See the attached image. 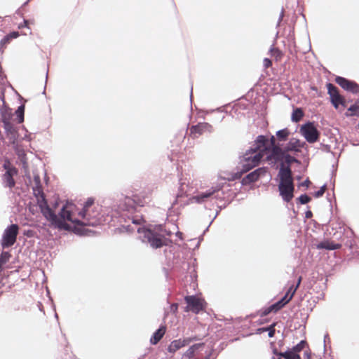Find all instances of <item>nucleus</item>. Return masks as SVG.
<instances>
[{
	"label": "nucleus",
	"mask_w": 359,
	"mask_h": 359,
	"mask_svg": "<svg viewBox=\"0 0 359 359\" xmlns=\"http://www.w3.org/2000/svg\"><path fill=\"white\" fill-rule=\"evenodd\" d=\"M176 236L181 240H182V233L180 231H177L176 233Z\"/></svg>",
	"instance_id": "5fc2aeb1"
},
{
	"label": "nucleus",
	"mask_w": 359,
	"mask_h": 359,
	"mask_svg": "<svg viewBox=\"0 0 359 359\" xmlns=\"http://www.w3.org/2000/svg\"><path fill=\"white\" fill-rule=\"evenodd\" d=\"M29 1H30V0H27L26 2H25V3L23 4V5H22V6H25L26 5H27Z\"/></svg>",
	"instance_id": "052dcab7"
},
{
	"label": "nucleus",
	"mask_w": 359,
	"mask_h": 359,
	"mask_svg": "<svg viewBox=\"0 0 359 359\" xmlns=\"http://www.w3.org/2000/svg\"><path fill=\"white\" fill-rule=\"evenodd\" d=\"M196 185V184L194 183L193 180H191L190 177L187 178L184 176L181 177L179 180L178 192L172 206L174 207L176 205L184 206L187 205V203L182 201V198L185 196L195 194L197 191Z\"/></svg>",
	"instance_id": "423d86ee"
},
{
	"label": "nucleus",
	"mask_w": 359,
	"mask_h": 359,
	"mask_svg": "<svg viewBox=\"0 0 359 359\" xmlns=\"http://www.w3.org/2000/svg\"><path fill=\"white\" fill-rule=\"evenodd\" d=\"M311 182L309 181V179H306V180H304L303 182L301 183V186L302 187H308L309 185L310 184Z\"/></svg>",
	"instance_id": "de8ad7c7"
},
{
	"label": "nucleus",
	"mask_w": 359,
	"mask_h": 359,
	"mask_svg": "<svg viewBox=\"0 0 359 359\" xmlns=\"http://www.w3.org/2000/svg\"><path fill=\"white\" fill-rule=\"evenodd\" d=\"M297 288H296L295 285H292L288 290L287 291V292L285 293V294H288V298H290V300L292 299L294 294H295L296 291H297Z\"/></svg>",
	"instance_id": "2f4dec72"
},
{
	"label": "nucleus",
	"mask_w": 359,
	"mask_h": 359,
	"mask_svg": "<svg viewBox=\"0 0 359 359\" xmlns=\"http://www.w3.org/2000/svg\"><path fill=\"white\" fill-rule=\"evenodd\" d=\"M306 357H307L308 359H310V355L309 354H307V353L306 354Z\"/></svg>",
	"instance_id": "0e129e2a"
},
{
	"label": "nucleus",
	"mask_w": 359,
	"mask_h": 359,
	"mask_svg": "<svg viewBox=\"0 0 359 359\" xmlns=\"http://www.w3.org/2000/svg\"><path fill=\"white\" fill-rule=\"evenodd\" d=\"M272 359H301V357L298 353L290 351H286L283 353H278V357L277 358L273 357Z\"/></svg>",
	"instance_id": "4be33fe9"
},
{
	"label": "nucleus",
	"mask_w": 359,
	"mask_h": 359,
	"mask_svg": "<svg viewBox=\"0 0 359 359\" xmlns=\"http://www.w3.org/2000/svg\"><path fill=\"white\" fill-rule=\"evenodd\" d=\"M269 149L268 139L264 135H259L252 145L240 157L236 177H241L243 174L257 166L264 156V152Z\"/></svg>",
	"instance_id": "f03ea898"
},
{
	"label": "nucleus",
	"mask_w": 359,
	"mask_h": 359,
	"mask_svg": "<svg viewBox=\"0 0 359 359\" xmlns=\"http://www.w3.org/2000/svg\"><path fill=\"white\" fill-rule=\"evenodd\" d=\"M301 281H302V277L300 276V277H299L297 283V284L295 285L296 288L299 287V285L301 283Z\"/></svg>",
	"instance_id": "864d4df0"
},
{
	"label": "nucleus",
	"mask_w": 359,
	"mask_h": 359,
	"mask_svg": "<svg viewBox=\"0 0 359 359\" xmlns=\"http://www.w3.org/2000/svg\"><path fill=\"white\" fill-rule=\"evenodd\" d=\"M290 301V298H288V294H285L280 300L271 305L273 312L276 313L284 307Z\"/></svg>",
	"instance_id": "aec40b11"
},
{
	"label": "nucleus",
	"mask_w": 359,
	"mask_h": 359,
	"mask_svg": "<svg viewBox=\"0 0 359 359\" xmlns=\"http://www.w3.org/2000/svg\"><path fill=\"white\" fill-rule=\"evenodd\" d=\"M1 121L4 124V128L5 130L7 139L9 140V142L13 147L15 149H17V147H18V132L16 128L10 122L8 118H7L6 115L3 111L1 112Z\"/></svg>",
	"instance_id": "1a4fd4ad"
},
{
	"label": "nucleus",
	"mask_w": 359,
	"mask_h": 359,
	"mask_svg": "<svg viewBox=\"0 0 359 359\" xmlns=\"http://www.w3.org/2000/svg\"><path fill=\"white\" fill-rule=\"evenodd\" d=\"M348 111H351V116H355L357 115V112L359 111V106L356 104H352L349 107L348 109Z\"/></svg>",
	"instance_id": "c9c22d12"
},
{
	"label": "nucleus",
	"mask_w": 359,
	"mask_h": 359,
	"mask_svg": "<svg viewBox=\"0 0 359 359\" xmlns=\"http://www.w3.org/2000/svg\"><path fill=\"white\" fill-rule=\"evenodd\" d=\"M327 340H330L328 334H326L324 337V343L325 344Z\"/></svg>",
	"instance_id": "13d9d810"
},
{
	"label": "nucleus",
	"mask_w": 359,
	"mask_h": 359,
	"mask_svg": "<svg viewBox=\"0 0 359 359\" xmlns=\"http://www.w3.org/2000/svg\"><path fill=\"white\" fill-rule=\"evenodd\" d=\"M276 323H273V324H271V325L267 327V328L269 330H267L266 332H268V335L271 338L273 337L274 335H275V332H276L275 327H276Z\"/></svg>",
	"instance_id": "473e14b6"
},
{
	"label": "nucleus",
	"mask_w": 359,
	"mask_h": 359,
	"mask_svg": "<svg viewBox=\"0 0 359 359\" xmlns=\"http://www.w3.org/2000/svg\"><path fill=\"white\" fill-rule=\"evenodd\" d=\"M230 191L231 184L224 180L205 190H197L189 201L198 204L212 202L213 200L223 201Z\"/></svg>",
	"instance_id": "20e7f679"
},
{
	"label": "nucleus",
	"mask_w": 359,
	"mask_h": 359,
	"mask_svg": "<svg viewBox=\"0 0 359 359\" xmlns=\"http://www.w3.org/2000/svg\"><path fill=\"white\" fill-rule=\"evenodd\" d=\"M137 231L141 241L149 243L152 248L157 249L168 245L170 242L166 238L170 235V232H168L162 225L151 226L149 228L139 226Z\"/></svg>",
	"instance_id": "7ed1b4c3"
},
{
	"label": "nucleus",
	"mask_w": 359,
	"mask_h": 359,
	"mask_svg": "<svg viewBox=\"0 0 359 359\" xmlns=\"http://www.w3.org/2000/svg\"><path fill=\"white\" fill-rule=\"evenodd\" d=\"M10 42L11 40L8 39V37L6 36V35L4 36V38L0 41V50L3 52L4 48Z\"/></svg>",
	"instance_id": "c756f323"
},
{
	"label": "nucleus",
	"mask_w": 359,
	"mask_h": 359,
	"mask_svg": "<svg viewBox=\"0 0 359 359\" xmlns=\"http://www.w3.org/2000/svg\"><path fill=\"white\" fill-rule=\"evenodd\" d=\"M318 149L322 150L324 152L331 153V147L329 144H323V143H320V147ZM332 154L334 155L333 152H332Z\"/></svg>",
	"instance_id": "72a5a7b5"
},
{
	"label": "nucleus",
	"mask_w": 359,
	"mask_h": 359,
	"mask_svg": "<svg viewBox=\"0 0 359 359\" xmlns=\"http://www.w3.org/2000/svg\"><path fill=\"white\" fill-rule=\"evenodd\" d=\"M326 86L327 93L330 97V102L334 107L338 109L339 105L345 107L346 101L339 94L338 88L331 83H327Z\"/></svg>",
	"instance_id": "9b49d317"
},
{
	"label": "nucleus",
	"mask_w": 359,
	"mask_h": 359,
	"mask_svg": "<svg viewBox=\"0 0 359 359\" xmlns=\"http://www.w3.org/2000/svg\"><path fill=\"white\" fill-rule=\"evenodd\" d=\"M283 16H284V11H283V10H282L281 13L280 14V16H279L278 21V25H277L278 26H279L281 20H283Z\"/></svg>",
	"instance_id": "8fccbe9b"
},
{
	"label": "nucleus",
	"mask_w": 359,
	"mask_h": 359,
	"mask_svg": "<svg viewBox=\"0 0 359 359\" xmlns=\"http://www.w3.org/2000/svg\"><path fill=\"white\" fill-rule=\"evenodd\" d=\"M204 345H205L204 343L195 344L192 345L191 346H190L189 348L191 349V351H192L194 352V353L195 354V352L196 351H198L200 348H203L204 346Z\"/></svg>",
	"instance_id": "4c0bfd02"
},
{
	"label": "nucleus",
	"mask_w": 359,
	"mask_h": 359,
	"mask_svg": "<svg viewBox=\"0 0 359 359\" xmlns=\"http://www.w3.org/2000/svg\"><path fill=\"white\" fill-rule=\"evenodd\" d=\"M27 25H28V20H24V24L20 25L19 27L21 28V27H27Z\"/></svg>",
	"instance_id": "603ef678"
},
{
	"label": "nucleus",
	"mask_w": 359,
	"mask_h": 359,
	"mask_svg": "<svg viewBox=\"0 0 359 359\" xmlns=\"http://www.w3.org/2000/svg\"><path fill=\"white\" fill-rule=\"evenodd\" d=\"M273 353L274 355H276V357H275V358H277L278 357V353H280V352H278L276 348H274L273 350Z\"/></svg>",
	"instance_id": "6e6d98bb"
},
{
	"label": "nucleus",
	"mask_w": 359,
	"mask_h": 359,
	"mask_svg": "<svg viewBox=\"0 0 359 359\" xmlns=\"http://www.w3.org/2000/svg\"><path fill=\"white\" fill-rule=\"evenodd\" d=\"M334 80L339 86L346 91L353 93H358L359 92V85L355 81L339 76H336Z\"/></svg>",
	"instance_id": "f8f14e48"
},
{
	"label": "nucleus",
	"mask_w": 359,
	"mask_h": 359,
	"mask_svg": "<svg viewBox=\"0 0 359 359\" xmlns=\"http://www.w3.org/2000/svg\"><path fill=\"white\" fill-rule=\"evenodd\" d=\"M186 344L184 339H179L173 340L168 347V351L171 353H175L177 351L182 347L186 346Z\"/></svg>",
	"instance_id": "6ab92c4d"
},
{
	"label": "nucleus",
	"mask_w": 359,
	"mask_h": 359,
	"mask_svg": "<svg viewBox=\"0 0 359 359\" xmlns=\"http://www.w3.org/2000/svg\"><path fill=\"white\" fill-rule=\"evenodd\" d=\"M190 100H192V89L191 90Z\"/></svg>",
	"instance_id": "680f3d73"
},
{
	"label": "nucleus",
	"mask_w": 359,
	"mask_h": 359,
	"mask_svg": "<svg viewBox=\"0 0 359 359\" xmlns=\"http://www.w3.org/2000/svg\"><path fill=\"white\" fill-rule=\"evenodd\" d=\"M184 339L186 345L187 346L193 341L199 340L200 338L198 337L197 336H194V337H186V338H184Z\"/></svg>",
	"instance_id": "58836bf2"
},
{
	"label": "nucleus",
	"mask_w": 359,
	"mask_h": 359,
	"mask_svg": "<svg viewBox=\"0 0 359 359\" xmlns=\"http://www.w3.org/2000/svg\"><path fill=\"white\" fill-rule=\"evenodd\" d=\"M312 215H313V213L311 210H308L305 212V217L307 219L311 218L312 217Z\"/></svg>",
	"instance_id": "3c124183"
},
{
	"label": "nucleus",
	"mask_w": 359,
	"mask_h": 359,
	"mask_svg": "<svg viewBox=\"0 0 359 359\" xmlns=\"http://www.w3.org/2000/svg\"><path fill=\"white\" fill-rule=\"evenodd\" d=\"M271 312H273V309H271V306H269V307L264 309L262 311L261 316H262V317L266 316L269 315Z\"/></svg>",
	"instance_id": "ea45409f"
},
{
	"label": "nucleus",
	"mask_w": 359,
	"mask_h": 359,
	"mask_svg": "<svg viewBox=\"0 0 359 359\" xmlns=\"http://www.w3.org/2000/svg\"><path fill=\"white\" fill-rule=\"evenodd\" d=\"M280 178L278 190L280 196L285 202H290L294 197V180L292 172L290 167H285L284 163H281L278 175Z\"/></svg>",
	"instance_id": "39448f33"
},
{
	"label": "nucleus",
	"mask_w": 359,
	"mask_h": 359,
	"mask_svg": "<svg viewBox=\"0 0 359 359\" xmlns=\"http://www.w3.org/2000/svg\"><path fill=\"white\" fill-rule=\"evenodd\" d=\"M24 112H25V106L20 105L18 107L16 110V114L18 116V123H21L24 121Z\"/></svg>",
	"instance_id": "a878e982"
},
{
	"label": "nucleus",
	"mask_w": 359,
	"mask_h": 359,
	"mask_svg": "<svg viewBox=\"0 0 359 359\" xmlns=\"http://www.w3.org/2000/svg\"><path fill=\"white\" fill-rule=\"evenodd\" d=\"M142 221H143V219L142 217H140L133 218L132 220V222L135 224L140 225Z\"/></svg>",
	"instance_id": "37998d69"
},
{
	"label": "nucleus",
	"mask_w": 359,
	"mask_h": 359,
	"mask_svg": "<svg viewBox=\"0 0 359 359\" xmlns=\"http://www.w3.org/2000/svg\"><path fill=\"white\" fill-rule=\"evenodd\" d=\"M206 132L209 133L213 132L212 126L206 122L198 123L190 128V133L194 138H197L199 135Z\"/></svg>",
	"instance_id": "ddd939ff"
},
{
	"label": "nucleus",
	"mask_w": 359,
	"mask_h": 359,
	"mask_svg": "<svg viewBox=\"0 0 359 359\" xmlns=\"http://www.w3.org/2000/svg\"><path fill=\"white\" fill-rule=\"evenodd\" d=\"M290 133L287 128H284L276 132V137L279 141H285L287 140Z\"/></svg>",
	"instance_id": "b1692460"
},
{
	"label": "nucleus",
	"mask_w": 359,
	"mask_h": 359,
	"mask_svg": "<svg viewBox=\"0 0 359 359\" xmlns=\"http://www.w3.org/2000/svg\"><path fill=\"white\" fill-rule=\"evenodd\" d=\"M299 133L305 138L306 141L310 144L318 142L320 135V132L315 126V123L312 121H307L302 125Z\"/></svg>",
	"instance_id": "0eeeda50"
},
{
	"label": "nucleus",
	"mask_w": 359,
	"mask_h": 359,
	"mask_svg": "<svg viewBox=\"0 0 359 359\" xmlns=\"http://www.w3.org/2000/svg\"><path fill=\"white\" fill-rule=\"evenodd\" d=\"M283 161H284V162L287 164V165H285V167H290V164L298 161L296 158L290 156V154H288L287 153L285 154V155L283 158Z\"/></svg>",
	"instance_id": "393cba45"
},
{
	"label": "nucleus",
	"mask_w": 359,
	"mask_h": 359,
	"mask_svg": "<svg viewBox=\"0 0 359 359\" xmlns=\"http://www.w3.org/2000/svg\"><path fill=\"white\" fill-rule=\"evenodd\" d=\"M271 56L274 57L276 60H279L283 56L282 52L278 49L273 46H272L269 50Z\"/></svg>",
	"instance_id": "c85d7f7f"
},
{
	"label": "nucleus",
	"mask_w": 359,
	"mask_h": 359,
	"mask_svg": "<svg viewBox=\"0 0 359 359\" xmlns=\"http://www.w3.org/2000/svg\"><path fill=\"white\" fill-rule=\"evenodd\" d=\"M311 197H309L307 194H302L298 198V201L301 204H307L311 201Z\"/></svg>",
	"instance_id": "7c9ffc66"
},
{
	"label": "nucleus",
	"mask_w": 359,
	"mask_h": 359,
	"mask_svg": "<svg viewBox=\"0 0 359 359\" xmlns=\"http://www.w3.org/2000/svg\"><path fill=\"white\" fill-rule=\"evenodd\" d=\"M3 167L6 170L2 177L3 185L4 187L11 189L15 185V181L13 177L17 175L18 170L15 167L11 166L8 161L5 162Z\"/></svg>",
	"instance_id": "9d476101"
},
{
	"label": "nucleus",
	"mask_w": 359,
	"mask_h": 359,
	"mask_svg": "<svg viewBox=\"0 0 359 359\" xmlns=\"http://www.w3.org/2000/svg\"><path fill=\"white\" fill-rule=\"evenodd\" d=\"M305 145V142H301L299 139L292 137L284 147L287 153L289 151L299 152L301 148L304 147Z\"/></svg>",
	"instance_id": "dca6fc26"
},
{
	"label": "nucleus",
	"mask_w": 359,
	"mask_h": 359,
	"mask_svg": "<svg viewBox=\"0 0 359 359\" xmlns=\"http://www.w3.org/2000/svg\"><path fill=\"white\" fill-rule=\"evenodd\" d=\"M269 147H271V148L273 146H276V138L274 136H271V137L270 139V142H269Z\"/></svg>",
	"instance_id": "49530a36"
},
{
	"label": "nucleus",
	"mask_w": 359,
	"mask_h": 359,
	"mask_svg": "<svg viewBox=\"0 0 359 359\" xmlns=\"http://www.w3.org/2000/svg\"><path fill=\"white\" fill-rule=\"evenodd\" d=\"M285 153L287 152L285 147L282 149L279 146H273L271 149L270 157L276 161H283V158Z\"/></svg>",
	"instance_id": "f3484780"
},
{
	"label": "nucleus",
	"mask_w": 359,
	"mask_h": 359,
	"mask_svg": "<svg viewBox=\"0 0 359 359\" xmlns=\"http://www.w3.org/2000/svg\"><path fill=\"white\" fill-rule=\"evenodd\" d=\"M11 254L8 252L3 251L0 255V266L8 262Z\"/></svg>",
	"instance_id": "cd10ccee"
},
{
	"label": "nucleus",
	"mask_w": 359,
	"mask_h": 359,
	"mask_svg": "<svg viewBox=\"0 0 359 359\" xmlns=\"http://www.w3.org/2000/svg\"><path fill=\"white\" fill-rule=\"evenodd\" d=\"M185 301L187 304V311L190 310L194 313H198L203 309L201 300L194 295L186 297Z\"/></svg>",
	"instance_id": "4468645a"
},
{
	"label": "nucleus",
	"mask_w": 359,
	"mask_h": 359,
	"mask_svg": "<svg viewBox=\"0 0 359 359\" xmlns=\"http://www.w3.org/2000/svg\"><path fill=\"white\" fill-rule=\"evenodd\" d=\"M269 330L267 327H259L256 330V334H260L263 332H266V330Z\"/></svg>",
	"instance_id": "a18cd8bd"
},
{
	"label": "nucleus",
	"mask_w": 359,
	"mask_h": 359,
	"mask_svg": "<svg viewBox=\"0 0 359 359\" xmlns=\"http://www.w3.org/2000/svg\"><path fill=\"white\" fill-rule=\"evenodd\" d=\"M266 171L264 168H259L246 175L241 181L242 184L248 185L256 182L261 176L264 175Z\"/></svg>",
	"instance_id": "2eb2a0df"
},
{
	"label": "nucleus",
	"mask_w": 359,
	"mask_h": 359,
	"mask_svg": "<svg viewBox=\"0 0 359 359\" xmlns=\"http://www.w3.org/2000/svg\"><path fill=\"white\" fill-rule=\"evenodd\" d=\"M326 190V184L323 185L320 189L315 192L314 196L316 198L321 197Z\"/></svg>",
	"instance_id": "e433bc0d"
},
{
	"label": "nucleus",
	"mask_w": 359,
	"mask_h": 359,
	"mask_svg": "<svg viewBox=\"0 0 359 359\" xmlns=\"http://www.w3.org/2000/svg\"><path fill=\"white\" fill-rule=\"evenodd\" d=\"M210 355H211V353H209L205 357L204 359H210Z\"/></svg>",
	"instance_id": "bf43d9fd"
},
{
	"label": "nucleus",
	"mask_w": 359,
	"mask_h": 359,
	"mask_svg": "<svg viewBox=\"0 0 359 359\" xmlns=\"http://www.w3.org/2000/svg\"><path fill=\"white\" fill-rule=\"evenodd\" d=\"M19 232V226L16 224H12L8 226L4 230L1 240V247L8 248L13 245L17 240Z\"/></svg>",
	"instance_id": "6e6552de"
},
{
	"label": "nucleus",
	"mask_w": 359,
	"mask_h": 359,
	"mask_svg": "<svg viewBox=\"0 0 359 359\" xmlns=\"http://www.w3.org/2000/svg\"><path fill=\"white\" fill-rule=\"evenodd\" d=\"M177 308H178V305H177V304H175V303L172 304L170 306V309L173 312H175L177 310Z\"/></svg>",
	"instance_id": "09e8293b"
},
{
	"label": "nucleus",
	"mask_w": 359,
	"mask_h": 359,
	"mask_svg": "<svg viewBox=\"0 0 359 359\" xmlns=\"http://www.w3.org/2000/svg\"><path fill=\"white\" fill-rule=\"evenodd\" d=\"M217 215H218V212H216V214H215V215L214 218H213V219H212V220L210 222V224H209V225H210V224L212 223L213 220L216 218V217L217 216ZM209 226H208L207 227V229H205V232L206 231H208V229Z\"/></svg>",
	"instance_id": "4d7b16f0"
},
{
	"label": "nucleus",
	"mask_w": 359,
	"mask_h": 359,
	"mask_svg": "<svg viewBox=\"0 0 359 359\" xmlns=\"http://www.w3.org/2000/svg\"><path fill=\"white\" fill-rule=\"evenodd\" d=\"M340 246L341 245L339 244L330 243L329 241H323L316 245L317 249H325L329 250H337Z\"/></svg>",
	"instance_id": "412c9836"
},
{
	"label": "nucleus",
	"mask_w": 359,
	"mask_h": 359,
	"mask_svg": "<svg viewBox=\"0 0 359 359\" xmlns=\"http://www.w3.org/2000/svg\"><path fill=\"white\" fill-rule=\"evenodd\" d=\"M15 150L18 151V155H20V151H18V149L17 148V149H15Z\"/></svg>",
	"instance_id": "69168bd1"
},
{
	"label": "nucleus",
	"mask_w": 359,
	"mask_h": 359,
	"mask_svg": "<svg viewBox=\"0 0 359 359\" xmlns=\"http://www.w3.org/2000/svg\"><path fill=\"white\" fill-rule=\"evenodd\" d=\"M47 79H48V72H46V82L47 81Z\"/></svg>",
	"instance_id": "e2e57ef3"
},
{
	"label": "nucleus",
	"mask_w": 359,
	"mask_h": 359,
	"mask_svg": "<svg viewBox=\"0 0 359 359\" xmlns=\"http://www.w3.org/2000/svg\"><path fill=\"white\" fill-rule=\"evenodd\" d=\"M263 63L265 68H269L272 65V62L269 58H264Z\"/></svg>",
	"instance_id": "79ce46f5"
},
{
	"label": "nucleus",
	"mask_w": 359,
	"mask_h": 359,
	"mask_svg": "<svg viewBox=\"0 0 359 359\" xmlns=\"http://www.w3.org/2000/svg\"><path fill=\"white\" fill-rule=\"evenodd\" d=\"M194 356V353L191 349L188 348L182 355L181 359H191Z\"/></svg>",
	"instance_id": "f704fd0d"
},
{
	"label": "nucleus",
	"mask_w": 359,
	"mask_h": 359,
	"mask_svg": "<svg viewBox=\"0 0 359 359\" xmlns=\"http://www.w3.org/2000/svg\"><path fill=\"white\" fill-rule=\"evenodd\" d=\"M38 205L43 216L50 223V226L59 230L70 231L72 226L67 223V221L71 222L79 226H95L96 221H90L96 217L95 214L90 213V208L94 205L95 200L93 198H88L85 202L81 211L79 215L83 219L81 221L78 219H73L72 210L68 204L62 207L58 215L50 208L46 199L44 193L39 190Z\"/></svg>",
	"instance_id": "f257e3e1"
},
{
	"label": "nucleus",
	"mask_w": 359,
	"mask_h": 359,
	"mask_svg": "<svg viewBox=\"0 0 359 359\" xmlns=\"http://www.w3.org/2000/svg\"><path fill=\"white\" fill-rule=\"evenodd\" d=\"M99 210H100L99 207H92L90 208V213L95 214L97 217L99 215Z\"/></svg>",
	"instance_id": "c03bdc74"
},
{
	"label": "nucleus",
	"mask_w": 359,
	"mask_h": 359,
	"mask_svg": "<svg viewBox=\"0 0 359 359\" xmlns=\"http://www.w3.org/2000/svg\"><path fill=\"white\" fill-rule=\"evenodd\" d=\"M165 326L161 325L158 330H156L150 339V343L153 345L157 344L160 340L163 338L165 333Z\"/></svg>",
	"instance_id": "a211bd4d"
},
{
	"label": "nucleus",
	"mask_w": 359,
	"mask_h": 359,
	"mask_svg": "<svg viewBox=\"0 0 359 359\" xmlns=\"http://www.w3.org/2000/svg\"><path fill=\"white\" fill-rule=\"evenodd\" d=\"M306 344V341L302 340L299 344H297L296 346H293L292 348H291V349L289 348L287 351H290L294 353H298L304 348Z\"/></svg>",
	"instance_id": "bb28decb"
},
{
	"label": "nucleus",
	"mask_w": 359,
	"mask_h": 359,
	"mask_svg": "<svg viewBox=\"0 0 359 359\" xmlns=\"http://www.w3.org/2000/svg\"><path fill=\"white\" fill-rule=\"evenodd\" d=\"M304 116V111L302 108L297 107L293 109L291 119L292 122L298 123Z\"/></svg>",
	"instance_id": "5701e85b"
},
{
	"label": "nucleus",
	"mask_w": 359,
	"mask_h": 359,
	"mask_svg": "<svg viewBox=\"0 0 359 359\" xmlns=\"http://www.w3.org/2000/svg\"><path fill=\"white\" fill-rule=\"evenodd\" d=\"M19 36V33L18 32H12L11 33H9L8 34L6 35V36L8 37V39L11 41L12 39H16L17 37H18Z\"/></svg>",
	"instance_id": "a19ab883"
}]
</instances>
